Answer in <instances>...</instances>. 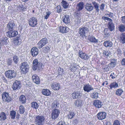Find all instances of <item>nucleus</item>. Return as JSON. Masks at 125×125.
Returning a JSON list of instances; mask_svg holds the SVG:
<instances>
[{"mask_svg":"<svg viewBox=\"0 0 125 125\" xmlns=\"http://www.w3.org/2000/svg\"><path fill=\"white\" fill-rule=\"evenodd\" d=\"M27 8L26 6L24 7L22 5H19L18 7V8L20 11H25Z\"/></svg>","mask_w":125,"mask_h":125,"instance_id":"nucleus-43","label":"nucleus"},{"mask_svg":"<svg viewBox=\"0 0 125 125\" xmlns=\"http://www.w3.org/2000/svg\"><path fill=\"white\" fill-rule=\"evenodd\" d=\"M16 114V112L13 110L11 111H10V117L11 119H15Z\"/></svg>","mask_w":125,"mask_h":125,"instance_id":"nucleus-40","label":"nucleus"},{"mask_svg":"<svg viewBox=\"0 0 125 125\" xmlns=\"http://www.w3.org/2000/svg\"><path fill=\"white\" fill-rule=\"evenodd\" d=\"M104 45L106 47H110L112 46L113 43L110 41H106L104 42Z\"/></svg>","mask_w":125,"mask_h":125,"instance_id":"nucleus-25","label":"nucleus"},{"mask_svg":"<svg viewBox=\"0 0 125 125\" xmlns=\"http://www.w3.org/2000/svg\"><path fill=\"white\" fill-rule=\"evenodd\" d=\"M9 42L8 39L7 37H2L0 39V47H1L2 46L7 45Z\"/></svg>","mask_w":125,"mask_h":125,"instance_id":"nucleus-10","label":"nucleus"},{"mask_svg":"<svg viewBox=\"0 0 125 125\" xmlns=\"http://www.w3.org/2000/svg\"><path fill=\"white\" fill-rule=\"evenodd\" d=\"M122 52L121 51V50L120 49H117V53L118 54H120Z\"/></svg>","mask_w":125,"mask_h":125,"instance_id":"nucleus-63","label":"nucleus"},{"mask_svg":"<svg viewBox=\"0 0 125 125\" xmlns=\"http://www.w3.org/2000/svg\"><path fill=\"white\" fill-rule=\"evenodd\" d=\"M99 94L96 92H94L92 93L91 94V97L94 99H96L98 97Z\"/></svg>","mask_w":125,"mask_h":125,"instance_id":"nucleus-39","label":"nucleus"},{"mask_svg":"<svg viewBox=\"0 0 125 125\" xmlns=\"http://www.w3.org/2000/svg\"><path fill=\"white\" fill-rule=\"evenodd\" d=\"M81 94L80 92H75L72 94V97L73 99H77L80 98Z\"/></svg>","mask_w":125,"mask_h":125,"instance_id":"nucleus-16","label":"nucleus"},{"mask_svg":"<svg viewBox=\"0 0 125 125\" xmlns=\"http://www.w3.org/2000/svg\"><path fill=\"white\" fill-rule=\"evenodd\" d=\"M109 15L108 16L110 18H112L114 16L113 14L112 13L110 12L109 14H107Z\"/></svg>","mask_w":125,"mask_h":125,"instance_id":"nucleus-60","label":"nucleus"},{"mask_svg":"<svg viewBox=\"0 0 125 125\" xmlns=\"http://www.w3.org/2000/svg\"><path fill=\"white\" fill-rule=\"evenodd\" d=\"M52 88L54 90H58L60 88V84L56 82H54L52 83L51 86Z\"/></svg>","mask_w":125,"mask_h":125,"instance_id":"nucleus-15","label":"nucleus"},{"mask_svg":"<svg viewBox=\"0 0 125 125\" xmlns=\"http://www.w3.org/2000/svg\"><path fill=\"white\" fill-rule=\"evenodd\" d=\"M118 86V84L116 82H113L110 84L109 86V87H108V88L110 90H113V89H115Z\"/></svg>","mask_w":125,"mask_h":125,"instance_id":"nucleus-18","label":"nucleus"},{"mask_svg":"<svg viewBox=\"0 0 125 125\" xmlns=\"http://www.w3.org/2000/svg\"><path fill=\"white\" fill-rule=\"evenodd\" d=\"M20 68L21 73L25 74L28 72L29 66L26 62H25L21 63Z\"/></svg>","mask_w":125,"mask_h":125,"instance_id":"nucleus-2","label":"nucleus"},{"mask_svg":"<svg viewBox=\"0 0 125 125\" xmlns=\"http://www.w3.org/2000/svg\"><path fill=\"white\" fill-rule=\"evenodd\" d=\"M58 30L61 32L66 33L69 31V28L66 27L60 26L58 27Z\"/></svg>","mask_w":125,"mask_h":125,"instance_id":"nucleus-13","label":"nucleus"},{"mask_svg":"<svg viewBox=\"0 0 125 125\" xmlns=\"http://www.w3.org/2000/svg\"><path fill=\"white\" fill-rule=\"evenodd\" d=\"M75 114L73 112H69L67 115V117L69 119H71L73 118L75 116Z\"/></svg>","mask_w":125,"mask_h":125,"instance_id":"nucleus-46","label":"nucleus"},{"mask_svg":"<svg viewBox=\"0 0 125 125\" xmlns=\"http://www.w3.org/2000/svg\"><path fill=\"white\" fill-rule=\"evenodd\" d=\"M26 98L25 96L23 95H21L20 96L19 98V101L21 104H25L26 102Z\"/></svg>","mask_w":125,"mask_h":125,"instance_id":"nucleus-31","label":"nucleus"},{"mask_svg":"<svg viewBox=\"0 0 125 125\" xmlns=\"http://www.w3.org/2000/svg\"><path fill=\"white\" fill-rule=\"evenodd\" d=\"M60 113V111L57 109H55L52 110L51 115L52 118L55 119L58 116Z\"/></svg>","mask_w":125,"mask_h":125,"instance_id":"nucleus-9","label":"nucleus"},{"mask_svg":"<svg viewBox=\"0 0 125 125\" xmlns=\"http://www.w3.org/2000/svg\"><path fill=\"white\" fill-rule=\"evenodd\" d=\"M58 104L56 102H53L52 104L51 107L52 109H55L58 107Z\"/></svg>","mask_w":125,"mask_h":125,"instance_id":"nucleus-47","label":"nucleus"},{"mask_svg":"<svg viewBox=\"0 0 125 125\" xmlns=\"http://www.w3.org/2000/svg\"><path fill=\"white\" fill-rule=\"evenodd\" d=\"M12 62V59L10 58H9L7 62V65L9 66L11 65Z\"/></svg>","mask_w":125,"mask_h":125,"instance_id":"nucleus-51","label":"nucleus"},{"mask_svg":"<svg viewBox=\"0 0 125 125\" xmlns=\"http://www.w3.org/2000/svg\"><path fill=\"white\" fill-rule=\"evenodd\" d=\"M113 125H120V124L118 121L116 120L114 122Z\"/></svg>","mask_w":125,"mask_h":125,"instance_id":"nucleus-55","label":"nucleus"},{"mask_svg":"<svg viewBox=\"0 0 125 125\" xmlns=\"http://www.w3.org/2000/svg\"><path fill=\"white\" fill-rule=\"evenodd\" d=\"M119 40L120 42L123 44L125 43V32L121 33L120 35Z\"/></svg>","mask_w":125,"mask_h":125,"instance_id":"nucleus-19","label":"nucleus"},{"mask_svg":"<svg viewBox=\"0 0 125 125\" xmlns=\"http://www.w3.org/2000/svg\"><path fill=\"white\" fill-rule=\"evenodd\" d=\"M89 31V26L88 25H85L82 27L79 28V33L80 36L83 37L85 36Z\"/></svg>","mask_w":125,"mask_h":125,"instance_id":"nucleus-1","label":"nucleus"},{"mask_svg":"<svg viewBox=\"0 0 125 125\" xmlns=\"http://www.w3.org/2000/svg\"><path fill=\"white\" fill-rule=\"evenodd\" d=\"M57 12L58 13H60L62 10V8L60 6L58 5L55 8Z\"/></svg>","mask_w":125,"mask_h":125,"instance_id":"nucleus-49","label":"nucleus"},{"mask_svg":"<svg viewBox=\"0 0 125 125\" xmlns=\"http://www.w3.org/2000/svg\"><path fill=\"white\" fill-rule=\"evenodd\" d=\"M122 64L123 65L125 66V58H123L121 61Z\"/></svg>","mask_w":125,"mask_h":125,"instance_id":"nucleus-59","label":"nucleus"},{"mask_svg":"<svg viewBox=\"0 0 125 125\" xmlns=\"http://www.w3.org/2000/svg\"><path fill=\"white\" fill-rule=\"evenodd\" d=\"M116 62V60L112 59L111 60V62L109 64V66L112 68H114L115 66Z\"/></svg>","mask_w":125,"mask_h":125,"instance_id":"nucleus-34","label":"nucleus"},{"mask_svg":"<svg viewBox=\"0 0 125 125\" xmlns=\"http://www.w3.org/2000/svg\"><path fill=\"white\" fill-rule=\"evenodd\" d=\"M8 29L9 31L14 30V28L15 27L14 23L13 22L10 21L7 25Z\"/></svg>","mask_w":125,"mask_h":125,"instance_id":"nucleus-20","label":"nucleus"},{"mask_svg":"<svg viewBox=\"0 0 125 125\" xmlns=\"http://www.w3.org/2000/svg\"><path fill=\"white\" fill-rule=\"evenodd\" d=\"M61 4L63 7L65 8H67L69 5V4L68 3L63 0L61 2Z\"/></svg>","mask_w":125,"mask_h":125,"instance_id":"nucleus-45","label":"nucleus"},{"mask_svg":"<svg viewBox=\"0 0 125 125\" xmlns=\"http://www.w3.org/2000/svg\"><path fill=\"white\" fill-rule=\"evenodd\" d=\"M121 20L123 23H125V16L122 17Z\"/></svg>","mask_w":125,"mask_h":125,"instance_id":"nucleus-57","label":"nucleus"},{"mask_svg":"<svg viewBox=\"0 0 125 125\" xmlns=\"http://www.w3.org/2000/svg\"><path fill=\"white\" fill-rule=\"evenodd\" d=\"M84 3L83 2H80L77 5V9L78 11L81 10L84 7Z\"/></svg>","mask_w":125,"mask_h":125,"instance_id":"nucleus-30","label":"nucleus"},{"mask_svg":"<svg viewBox=\"0 0 125 125\" xmlns=\"http://www.w3.org/2000/svg\"><path fill=\"white\" fill-rule=\"evenodd\" d=\"M104 69L105 71H109V67H105L104 68Z\"/></svg>","mask_w":125,"mask_h":125,"instance_id":"nucleus-64","label":"nucleus"},{"mask_svg":"<svg viewBox=\"0 0 125 125\" xmlns=\"http://www.w3.org/2000/svg\"><path fill=\"white\" fill-rule=\"evenodd\" d=\"M119 31L120 32H123L125 31V25L121 24L118 25Z\"/></svg>","mask_w":125,"mask_h":125,"instance_id":"nucleus-37","label":"nucleus"},{"mask_svg":"<svg viewBox=\"0 0 125 125\" xmlns=\"http://www.w3.org/2000/svg\"><path fill=\"white\" fill-rule=\"evenodd\" d=\"M110 76L111 77V78L113 79L116 78L117 77V76L116 75V74L115 73H111L110 75Z\"/></svg>","mask_w":125,"mask_h":125,"instance_id":"nucleus-53","label":"nucleus"},{"mask_svg":"<svg viewBox=\"0 0 125 125\" xmlns=\"http://www.w3.org/2000/svg\"><path fill=\"white\" fill-rule=\"evenodd\" d=\"M104 3H102L101 4L100 7V9L102 11H103L104 9Z\"/></svg>","mask_w":125,"mask_h":125,"instance_id":"nucleus-56","label":"nucleus"},{"mask_svg":"<svg viewBox=\"0 0 125 125\" xmlns=\"http://www.w3.org/2000/svg\"><path fill=\"white\" fill-rule=\"evenodd\" d=\"M123 92V91L122 89H117L116 92V94L118 96H121Z\"/></svg>","mask_w":125,"mask_h":125,"instance_id":"nucleus-44","label":"nucleus"},{"mask_svg":"<svg viewBox=\"0 0 125 125\" xmlns=\"http://www.w3.org/2000/svg\"><path fill=\"white\" fill-rule=\"evenodd\" d=\"M35 122L36 124L39 125V116L36 117L35 119Z\"/></svg>","mask_w":125,"mask_h":125,"instance_id":"nucleus-50","label":"nucleus"},{"mask_svg":"<svg viewBox=\"0 0 125 125\" xmlns=\"http://www.w3.org/2000/svg\"><path fill=\"white\" fill-rule=\"evenodd\" d=\"M70 19L69 16L68 15H65L63 17L62 21L66 24L69 23Z\"/></svg>","mask_w":125,"mask_h":125,"instance_id":"nucleus-24","label":"nucleus"},{"mask_svg":"<svg viewBox=\"0 0 125 125\" xmlns=\"http://www.w3.org/2000/svg\"><path fill=\"white\" fill-rule=\"evenodd\" d=\"M102 18L105 20H107L108 21H109L110 22H112L113 21L112 19L107 17H102Z\"/></svg>","mask_w":125,"mask_h":125,"instance_id":"nucleus-52","label":"nucleus"},{"mask_svg":"<svg viewBox=\"0 0 125 125\" xmlns=\"http://www.w3.org/2000/svg\"><path fill=\"white\" fill-rule=\"evenodd\" d=\"M79 122V120L77 119H75L73 121V123L75 125L78 123Z\"/></svg>","mask_w":125,"mask_h":125,"instance_id":"nucleus-58","label":"nucleus"},{"mask_svg":"<svg viewBox=\"0 0 125 125\" xmlns=\"http://www.w3.org/2000/svg\"><path fill=\"white\" fill-rule=\"evenodd\" d=\"M38 60L37 59H34L33 62V65L32 66V69L34 71L36 70L38 67Z\"/></svg>","mask_w":125,"mask_h":125,"instance_id":"nucleus-23","label":"nucleus"},{"mask_svg":"<svg viewBox=\"0 0 125 125\" xmlns=\"http://www.w3.org/2000/svg\"><path fill=\"white\" fill-rule=\"evenodd\" d=\"M21 87V82L16 80L13 83L12 87L13 90H15L19 89Z\"/></svg>","mask_w":125,"mask_h":125,"instance_id":"nucleus-5","label":"nucleus"},{"mask_svg":"<svg viewBox=\"0 0 125 125\" xmlns=\"http://www.w3.org/2000/svg\"><path fill=\"white\" fill-rule=\"evenodd\" d=\"M92 4L94 5V9H95L96 11L97 12H98L99 11V4L95 1L92 2Z\"/></svg>","mask_w":125,"mask_h":125,"instance_id":"nucleus-35","label":"nucleus"},{"mask_svg":"<svg viewBox=\"0 0 125 125\" xmlns=\"http://www.w3.org/2000/svg\"><path fill=\"white\" fill-rule=\"evenodd\" d=\"M106 113L104 112H100L97 114V117L99 120H102L104 119L106 117Z\"/></svg>","mask_w":125,"mask_h":125,"instance_id":"nucleus-17","label":"nucleus"},{"mask_svg":"<svg viewBox=\"0 0 125 125\" xmlns=\"http://www.w3.org/2000/svg\"><path fill=\"white\" fill-rule=\"evenodd\" d=\"M31 104V107L33 108H35L36 109L38 107L39 105L36 102H32Z\"/></svg>","mask_w":125,"mask_h":125,"instance_id":"nucleus-41","label":"nucleus"},{"mask_svg":"<svg viewBox=\"0 0 125 125\" xmlns=\"http://www.w3.org/2000/svg\"><path fill=\"white\" fill-rule=\"evenodd\" d=\"M56 125H66L65 123L63 121H60Z\"/></svg>","mask_w":125,"mask_h":125,"instance_id":"nucleus-54","label":"nucleus"},{"mask_svg":"<svg viewBox=\"0 0 125 125\" xmlns=\"http://www.w3.org/2000/svg\"><path fill=\"white\" fill-rule=\"evenodd\" d=\"M79 56L82 59L85 60H87L89 58L88 55L86 53L83 52L80 53Z\"/></svg>","mask_w":125,"mask_h":125,"instance_id":"nucleus-21","label":"nucleus"},{"mask_svg":"<svg viewBox=\"0 0 125 125\" xmlns=\"http://www.w3.org/2000/svg\"><path fill=\"white\" fill-rule=\"evenodd\" d=\"M19 111L20 114H23L25 111V108L24 106L21 105L19 106Z\"/></svg>","mask_w":125,"mask_h":125,"instance_id":"nucleus-36","label":"nucleus"},{"mask_svg":"<svg viewBox=\"0 0 125 125\" xmlns=\"http://www.w3.org/2000/svg\"><path fill=\"white\" fill-rule=\"evenodd\" d=\"M31 52L33 56H35L38 53V49L36 47H33L31 49Z\"/></svg>","mask_w":125,"mask_h":125,"instance_id":"nucleus-14","label":"nucleus"},{"mask_svg":"<svg viewBox=\"0 0 125 125\" xmlns=\"http://www.w3.org/2000/svg\"><path fill=\"white\" fill-rule=\"evenodd\" d=\"M29 23L30 26L34 27L37 24V19L34 17L31 18L29 20Z\"/></svg>","mask_w":125,"mask_h":125,"instance_id":"nucleus-8","label":"nucleus"},{"mask_svg":"<svg viewBox=\"0 0 125 125\" xmlns=\"http://www.w3.org/2000/svg\"><path fill=\"white\" fill-rule=\"evenodd\" d=\"M108 25V28L111 31H113L114 29L115 26L112 22H109Z\"/></svg>","mask_w":125,"mask_h":125,"instance_id":"nucleus-38","label":"nucleus"},{"mask_svg":"<svg viewBox=\"0 0 125 125\" xmlns=\"http://www.w3.org/2000/svg\"><path fill=\"white\" fill-rule=\"evenodd\" d=\"M103 53L104 55H104V56L106 55L107 57L109 56V53L108 52L105 51Z\"/></svg>","mask_w":125,"mask_h":125,"instance_id":"nucleus-61","label":"nucleus"},{"mask_svg":"<svg viewBox=\"0 0 125 125\" xmlns=\"http://www.w3.org/2000/svg\"><path fill=\"white\" fill-rule=\"evenodd\" d=\"M94 8V6L91 4L88 3L86 4L85 7V10L88 11H92Z\"/></svg>","mask_w":125,"mask_h":125,"instance_id":"nucleus-22","label":"nucleus"},{"mask_svg":"<svg viewBox=\"0 0 125 125\" xmlns=\"http://www.w3.org/2000/svg\"><path fill=\"white\" fill-rule=\"evenodd\" d=\"M42 93L43 94L47 96L50 95L51 94V91L47 89H43L42 90Z\"/></svg>","mask_w":125,"mask_h":125,"instance_id":"nucleus-26","label":"nucleus"},{"mask_svg":"<svg viewBox=\"0 0 125 125\" xmlns=\"http://www.w3.org/2000/svg\"><path fill=\"white\" fill-rule=\"evenodd\" d=\"M4 74L6 78L10 79L15 78L16 76V73L13 70H7L5 72Z\"/></svg>","mask_w":125,"mask_h":125,"instance_id":"nucleus-3","label":"nucleus"},{"mask_svg":"<svg viewBox=\"0 0 125 125\" xmlns=\"http://www.w3.org/2000/svg\"><path fill=\"white\" fill-rule=\"evenodd\" d=\"M83 88L84 91L87 92H89L91 91L94 89V88L89 83L85 84Z\"/></svg>","mask_w":125,"mask_h":125,"instance_id":"nucleus-11","label":"nucleus"},{"mask_svg":"<svg viewBox=\"0 0 125 125\" xmlns=\"http://www.w3.org/2000/svg\"><path fill=\"white\" fill-rule=\"evenodd\" d=\"M40 43L41 44V48H42L48 42V40L46 38H45L42 39L40 41Z\"/></svg>","mask_w":125,"mask_h":125,"instance_id":"nucleus-29","label":"nucleus"},{"mask_svg":"<svg viewBox=\"0 0 125 125\" xmlns=\"http://www.w3.org/2000/svg\"><path fill=\"white\" fill-rule=\"evenodd\" d=\"M13 60L15 63L17 64L19 61V58L18 56L16 55L13 56Z\"/></svg>","mask_w":125,"mask_h":125,"instance_id":"nucleus-48","label":"nucleus"},{"mask_svg":"<svg viewBox=\"0 0 125 125\" xmlns=\"http://www.w3.org/2000/svg\"><path fill=\"white\" fill-rule=\"evenodd\" d=\"M45 118L42 116H40V125H44Z\"/></svg>","mask_w":125,"mask_h":125,"instance_id":"nucleus-42","label":"nucleus"},{"mask_svg":"<svg viewBox=\"0 0 125 125\" xmlns=\"http://www.w3.org/2000/svg\"><path fill=\"white\" fill-rule=\"evenodd\" d=\"M1 96L3 101L4 102L9 103L12 100L11 97L7 92H3Z\"/></svg>","mask_w":125,"mask_h":125,"instance_id":"nucleus-4","label":"nucleus"},{"mask_svg":"<svg viewBox=\"0 0 125 125\" xmlns=\"http://www.w3.org/2000/svg\"><path fill=\"white\" fill-rule=\"evenodd\" d=\"M82 100L81 99L76 100L74 102L75 106L77 107H81L82 105Z\"/></svg>","mask_w":125,"mask_h":125,"instance_id":"nucleus-32","label":"nucleus"},{"mask_svg":"<svg viewBox=\"0 0 125 125\" xmlns=\"http://www.w3.org/2000/svg\"><path fill=\"white\" fill-rule=\"evenodd\" d=\"M49 49V47H43V49H45V51L44 52H47V50H48Z\"/></svg>","mask_w":125,"mask_h":125,"instance_id":"nucleus-62","label":"nucleus"},{"mask_svg":"<svg viewBox=\"0 0 125 125\" xmlns=\"http://www.w3.org/2000/svg\"><path fill=\"white\" fill-rule=\"evenodd\" d=\"M7 119L6 114L4 112H2L0 114V120L1 121H4Z\"/></svg>","mask_w":125,"mask_h":125,"instance_id":"nucleus-33","label":"nucleus"},{"mask_svg":"<svg viewBox=\"0 0 125 125\" xmlns=\"http://www.w3.org/2000/svg\"><path fill=\"white\" fill-rule=\"evenodd\" d=\"M7 36L8 37L11 38L16 36L18 34V32L17 31L13 30L8 31L6 33Z\"/></svg>","mask_w":125,"mask_h":125,"instance_id":"nucleus-7","label":"nucleus"},{"mask_svg":"<svg viewBox=\"0 0 125 125\" xmlns=\"http://www.w3.org/2000/svg\"><path fill=\"white\" fill-rule=\"evenodd\" d=\"M103 104V103L100 100H96L94 101L93 105L98 108L102 107Z\"/></svg>","mask_w":125,"mask_h":125,"instance_id":"nucleus-12","label":"nucleus"},{"mask_svg":"<svg viewBox=\"0 0 125 125\" xmlns=\"http://www.w3.org/2000/svg\"><path fill=\"white\" fill-rule=\"evenodd\" d=\"M32 77L34 82L37 84H39V77L37 76L36 75H33Z\"/></svg>","mask_w":125,"mask_h":125,"instance_id":"nucleus-28","label":"nucleus"},{"mask_svg":"<svg viewBox=\"0 0 125 125\" xmlns=\"http://www.w3.org/2000/svg\"><path fill=\"white\" fill-rule=\"evenodd\" d=\"M22 41L20 36H18L14 38L12 42L15 46H18L21 44Z\"/></svg>","mask_w":125,"mask_h":125,"instance_id":"nucleus-6","label":"nucleus"},{"mask_svg":"<svg viewBox=\"0 0 125 125\" xmlns=\"http://www.w3.org/2000/svg\"><path fill=\"white\" fill-rule=\"evenodd\" d=\"M88 40L91 42L94 43H97L98 42V40L96 39L95 37L93 36H91L89 37Z\"/></svg>","mask_w":125,"mask_h":125,"instance_id":"nucleus-27","label":"nucleus"}]
</instances>
